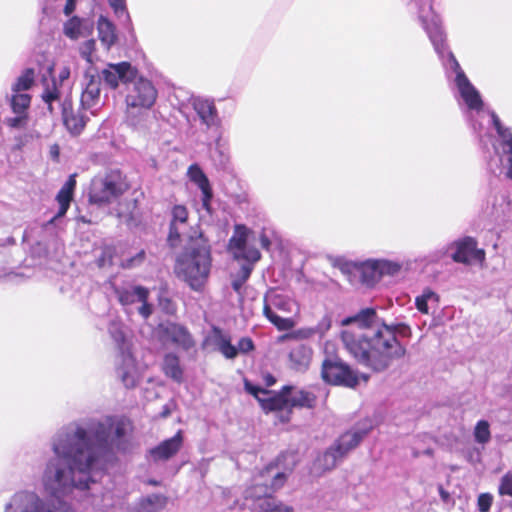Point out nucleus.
I'll return each instance as SVG.
<instances>
[{
  "label": "nucleus",
  "mask_w": 512,
  "mask_h": 512,
  "mask_svg": "<svg viewBox=\"0 0 512 512\" xmlns=\"http://www.w3.org/2000/svg\"><path fill=\"white\" fill-rule=\"evenodd\" d=\"M130 429L128 419L112 416L87 427L71 423L61 428L51 440L54 456L42 473L45 491L60 499L75 489H88L111 457L126 450Z\"/></svg>",
  "instance_id": "f257e3e1"
},
{
  "label": "nucleus",
  "mask_w": 512,
  "mask_h": 512,
  "mask_svg": "<svg viewBox=\"0 0 512 512\" xmlns=\"http://www.w3.org/2000/svg\"><path fill=\"white\" fill-rule=\"evenodd\" d=\"M416 5L418 21L442 61L447 81L460 108L464 111L473 130L479 136H481L486 124L494 126L500 137L498 144L500 162L506 175L512 178V131L502 125L495 112L484 108L479 91L468 79L454 54L448 50L442 21L433 10L431 0H421Z\"/></svg>",
  "instance_id": "f03ea898"
},
{
  "label": "nucleus",
  "mask_w": 512,
  "mask_h": 512,
  "mask_svg": "<svg viewBox=\"0 0 512 512\" xmlns=\"http://www.w3.org/2000/svg\"><path fill=\"white\" fill-rule=\"evenodd\" d=\"M341 326L355 325L367 332H355L346 328L341 339L346 350L362 365L373 371L386 370L394 360L406 354L405 346L399 338H411L412 329L404 322L386 323L374 308H364L353 316L345 317Z\"/></svg>",
  "instance_id": "7ed1b4c3"
},
{
  "label": "nucleus",
  "mask_w": 512,
  "mask_h": 512,
  "mask_svg": "<svg viewBox=\"0 0 512 512\" xmlns=\"http://www.w3.org/2000/svg\"><path fill=\"white\" fill-rule=\"evenodd\" d=\"M254 232L244 224H235L233 233L226 245L232 258L230 277L232 280V288L237 293L241 292L243 285L249 279L256 263L261 259V252L250 240L253 238Z\"/></svg>",
  "instance_id": "20e7f679"
},
{
  "label": "nucleus",
  "mask_w": 512,
  "mask_h": 512,
  "mask_svg": "<svg viewBox=\"0 0 512 512\" xmlns=\"http://www.w3.org/2000/svg\"><path fill=\"white\" fill-rule=\"evenodd\" d=\"M187 238L189 243L177 257L175 273L187 282L192 289L199 290L209 275L210 252L201 234L198 237L188 235Z\"/></svg>",
  "instance_id": "39448f33"
},
{
  "label": "nucleus",
  "mask_w": 512,
  "mask_h": 512,
  "mask_svg": "<svg viewBox=\"0 0 512 512\" xmlns=\"http://www.w3.org/2000/svg\"><path fill=\"white\" fill-rule=\"evenodd\" d=\"M157 95V89L150 80L140 77L131 82L125 97L126 118L131 126L138 127L146 120Z\"/></svg>",
  "instance_id": "423d86ee"
},
{
  "label": "nucleus",
  "mask_w": 512,
  "mask_h": 512,
  "mask_svg": "<svg viewBox=\"0 0 512 512\" xmlns=\"http://www.w3.org/2000/svg\"><path fill=\"white\" fill-rule=\"evenodd\" d=\"M262 478L270 477V485L266 482L256 481L255 485L246 491L247 497L254 498L252 512H293V508L282 503L270 494L284 485L286 475L283 472H275L274 467L269 465Z\"/></svg>",
  "instance_id": "0eeeda50"
},
{
  "label": "nucleus",
  "mask_w": 512,
  "mask_h": 512,
  "mask_svg": "<svg viewBox=\"0 0 512 512\" xmlns=\"http://www.w3.org/2000/svg\"><path fill=\"white\" fill-rule=\"evenodd\" d=\"M298 312L297 302L276 289L268 290L263 297V315L279 331L294 327L295 321L287 316Z\"/></svg>",
  "instance_id": "6e6552de"
},
{
  "label": "nucleus",
  "mask_w": 512,
  "mask_h": 512,
  "mask_svg": "<svg viewBox=\"0 0 512 512\" xmlns=\"http://www.w3.org/2000/svg\"><path fill=\"white\" fill-rule=\"evenodd\" d=\"M128 190V184L119 170L95 176L89 188V202L98 206L118 200Z\"/></svg>",
  "instance_id": "1a4fd4ad"
},
{
  "label": "nucleus",
  "mask_w": 512,
  "mask_h": 512,
  "mask_svg": "<svg viewBox=\"0 0 512 512\" xmlns=\"http://www.w3.org/2000/svg\"><path fill=\"white\" fill-rule=\"evenodd\" d=\"M113 292L118 302L129 315L137 312L143 319H148L152 314L153 306L147 302L149 290L128 281L111 283Z\"/></svg>",
  "instance_id": "9d476101"
},
{
  "label": "nucleus",
  "mask_w": 512,
  "mask_h": 512,
  "mask_svg": "<svg viewBox=\"0 0 512 512\" xmlns=\"http://www.w3.org/2000/svg\"><path fill=\"white\" fill-rule=\"evenodd\" d=\"M246 391L253 395L259 402L261 408L266 412H277L281 422L290 420V409L288 403V395L291 393L293 386L286 385L278 393L263 389L259 386L245 381Z\"/></svg>",
  "instance_id": "9b49d317"
},
{
  "label": "nucleus",
  "mask_w": 512,
  "mask_h": 512,
  "mask_svg": "<svg viewBox=\"0 0 512 512\" xmlns=\"http://www.w3.org/2000/svg\"><path fill=\"white\" fill-rule=\"evenodd\" d=\"M368 431L369 428H357L342 434L335 444L317 459L316 465L324 471L333 469L345 454L362 441Z\"/></svg>",
  "instance_id": "f8f14e48"
},
{
  "label": "nucleus",
  "mask_w": 512,
  "mask_h": 512,
  "mask_svg": "<svg viewBox=\"0 0 512 512\" xmlns=\"http://www.w3.org/2000/svg\"><path fill=\"white\" fill-rule=\"evenodd\" d=\"M5 512H73L64 502L49 505L33 491L21 490L12 495L5 505Z\"/></svg>",
  "instance_id": "ddd939ff"
},
{
  "label": "nucleus",
  "mask_w": 512,
  "mask_h": 512,
  "mask_svg": "<svg viewBox=\"0 0 512 512\" xmlns=\"http://www.w3.org/2000/svg\"><path fill=\"white\" fill-rule=\"evenodd\" d=\"M322 379L334 386L355 388L359 384V376L347 363L339 357H326L321 367Z\"/></svg>",
  "instance_id": "4468645a"
},
{
  "label": "nucleus",
  "mask_w": 512,
  "mask_h": 512,
  "mask_svg": "<svg viewBox=\"0 0 512 512\" xmlns=\"http://www.w3.org/2000/svg\"><path fill=\"white\" fill-rule=\"evenodd\" d=\"M475 238L466 236L451 243L450 248L454 250L451 257L457 263L483 265L486 253L484 249L477 247Z\"/></svg>",
  "instance_id": "2eb2a0df"
},
{
  "label": "nucleus",
  "mask_w": 512,
  "mask_h": 512,
  "mask_svg": "<svg viewBox=\"0 0 512 512\" xmlns=\"http://www.w3.org/2000/svg\"><path fill=\"white\" fill-rule=\"evenodd\" d=\"M155 336L164 345L174 344L186 351L195 345L188 330L184 326L176 323L160 324L155 331Z\"/></svg>",
  "instance_id": "dca6fc26"
},
{
  "label": "nucleus",
  "mask_w": 512,
  "mask_h": 512,
  "mask_svg": "<svg viewBox=\"0 0 512 512\" xmlns=\"http://www.w3.org/2000/svg\"><path fill=\"white\" fill-rule=\"evenodd\" d=\"M136 71L129 62H121L117 64H108L101 76L108 86L112 89L118 87L119 83H127L135 77Z\"/></svg>",
  "instance_id": "f3484780"
},
{
  "label": "nucleus",
  "mask_w": 512,
  "mask_h": 512,
  "mask_svg": "<svg viewBox=\"0 0 512 512\" xmlns=\"http://www.w3.org/2000/svg\"><path fill=\"white\" fill-rule=\"evenodd\" d=\"M187 177L200 189L202 193V206L211 214V200L213 198V193L207 176L198 164H192L187 170Z\"/></svg>",
  "instance_id": "a211bd4d"
},
{
  "label": "nucleus",
  "mask_w": 512,
  "mask_h": 512,
  "mask_svg": "<svg viewBox=\"0 0 512 512\" xmlns=\"http://www.w3.org/2000/svg\"><path fill=\"white\" fill-rule=\"evenodd\" d=\"M117 375L127 388L135 387L141 378V372L130 352H123Z\"/></svg>",
  "instance_id": "6ab92c4d"
},
{
  "label": "nucleus",
  "mask_w": 512,
  "mask_h": 512,
  "mask_svg": "<svg viewBox=\"0 0 512 512\" xmlns=\"http://www.w3.org/2000/svg\"><path fill=\"white\" fill-rule=\"evenodd\" d=\"M183 446V433L179 430L173 437L159 443L150 450L154 461H167L175 456Z\"/></svg>",
  "instance_id": "aec40b11"
},
{
  "label": "nucleus",
  "mask_w": 512,
  "mask_h": 512,
  "mask_svg": "<svg viewBox=\"0 0 512 512\" xmlns=\"http://www.w3.org/2000/svg\"><path fill=\"white\" fill-rule=\"evenodd\" d=\"M187 220L188 211L186 207L182 205H175L172 209V220L168 237L172 246H174L177 241L186 237Z\"/></svg>",
  "instance_id": "412c9836"
},
{
  "label": "nucleus",
  "mask_w": 512,
  "mask_h": 512,
  "mask_svg": "<svg viewBox=\"0 0 512 512\" xmlns=\"http://www.w3.org/2000/svg\"><path fill=\"white\" fill-rule=\"evenodd\" d=\"M313 351L310 346L305 344H297L293 346L289 352V367L297 372H305L308 370Z\"/></svg>",
  "instance_id": "4be33fe9"
},
{
  "label": "nucleus",
  "mask_w": 512,
  "mask_h": 512,
  "mask_svg": "<svg viewBox=\"0 0 512 512\" xmlns=\"http://www.w3.org/2000/svg\"><path fill=\"white\" fill-rule=\"evenodd\" d=\"M93 31V24L86 19L77 16L71 17L63 25V33L71 40L90 35Z\"/></svg>",
  "instance_id": "5701e85b"
},
{
  "label": "nucleus",
  "mask_w": 512,
  "mask_h": 512,
  "mask_svg": "<svg viewBox=\"0 0 512 512\" xmlns=\"http://www.w3.org/2000/svg\"><path fill=\"white\" fill-rule=\"evenodd\" d=\"M161 369L164 375L176 383L184 381V369L180 364L179 357L174 353H167L163 357Z\"/></svg>",
  "instance_id": "b1692460"
},
{
  "label": "nucleus",
  "mask_w": 512,
  "mask_h": 512,
  "mask_svg": "<svg viewBox=\"0 0 512 512\" xmlns=\"http://www.w3.org/2000/svg\"><path fill=\"white\" fill-rule=\"evenodd\" d=\"M316 396L311 391L305 389H292L288 395V403L290 415L293 408H307L312 409L316 405Z\"/></svg>",
  "instance_id": "393cba45"
},
{
  "label": "nucleus",
  "mask_w": 512,
  "mask_h": 512,
  "mask_svg": "<svg viewBox=\"0 0 512 512\" xmlns=\"http://www.w3.org/2000/svg\"><path fill=\"white\" fill-rule=\"evenodd\" d=\"M100 78L90 76L89 81L81 95V105L85 109H92L100 100Z\"/></svg>",
  "instance_id": "a878e982"
},
{
  "label": "nucleus",
  "mask_w": 512,
  "mask_h": 512,
  "mask_svg": "<svg viewBox=\"0 0 512 512\" xmlns=\"http://www.w3.org/2000/svg\"><path fill=\"white\" fill-rule=\"evenodd\" d=\"M226 196L238 205L247 202L246 185L234 174H230L229 178L226 177Z\"/></svg>",
  "instance_id": "bb28decb"
},
{
  "label": "nucleus",
  "mask_w": 512,
  "mask_h": 512,
  "mask_svg": "<svg viewBox=\"0 0 512 512\" xmlns=\"http://www.w3.org/2000/svg\"><path fill=\"white\" fill-rule=\"evenodd\" d=\"M62 116L66 128L74 135L80 134L85 126V119L84 116L73 112L70 102L62 103Z\"/></svg>",
  "instance_id": "cd10ccee"
},
{
  "label": "nucleus",
  "mask_w": 512,
  "mask_h": 512,
  "mask_svg": "<svg viewBox=\"0 0 512 512\" xmlns=\"http://www.w3.org/2000/svg\"><path fill=\"white\" fill-rule=\"evenodd\" d=\"M97 30L98 37L105 46L107 50H109L117 40V34L114 24L109 21L106 17L100 16L97 22Z\"/></svg>",
  "instance_id": "c85d7f7f"
},
{
  "label": "nucleus",
  "mask_w": 512,
  "mask_h": 512,
  "mask_svg": "<svg viewBox=\"0 0 512 512\" xmlns=\"http://www.w3.org/2000/svg\"><path fill=\"white\" fill-rule=\"evenodd\" d=\"M75 186V175H71L57 194V201L59 203V211L57 213V217H62L67 212L72 200V194Z\"/></svg>",
  "instance_id": "c756f323"
},
{
  "label": "nucleus",
  "mask_w": 512,
  "mask_h": 512,
  "mask_svg": "<svg viewBox=\"0 0 512 512\" xmlns=\"http://www.w3.org/2000/svg\"><path fill=\"white\" fill-rule=\"evenodd\" d=\"M193 105L194 109L204 124H206L208 127L215 124L216 110L211 101L196 99Z\"/></svg>",
  "instance_id": "7c9ffc66"
},
{
  "label": "nucleus",
  "mask_w": 512,
  "mask_h": 512,
  "mask_svg": "<svg viewBox=\"0 0 512 512\" xmlns=\"http://www.w3.org/2000/svg\"><path fill=\"white\" fill-rule=\"evenodd\" d=\"M167 504V497L160 494H153L140 501V512H160Z\"/></svg>",
  "instance_id": "2f4dec72"
},
{
  "label": "nucleus",
  "mask_w": 512,
  "mask_h": 512,
  "mask_svg": "<svg viewBox=\"0 0 512 512\" xmlns=\"http://www.w3.org/2000/svg\"><path fill=\"white\" fill-rule=\"evenodd\" d=\"M254 349V343L249 337H242L236 345L226 339V358H234L239 353H248Z\"/></svg>",
  "instance_id": "473e14b6"
},
{
  "label": "nucleus",
  "mask_w": 512,
  "mask_h": 512,
  "mask_svg": "<svg viewBox=\"0 0 512 512\" xmlns=\"http://www.w3.org/2000/svg\"><path fill=\"white\" fill-rule=\"evenodd\" d=\"M374 263H377L376 259H368L361 264L362 279L368 285H373L381 279L380 271Z\"/></svg>",
  "instance_id": "72a5a7b5"
},
{
  "label": "nucleus",
  "mask_w": 512,
  "mask_h": 512,
  "mask_svg": "<svg viewBox=\"0 0 512 512\" xmlns=\"http://www.w3.org/2000/svg\"><path fill=\"white\" fill-rule=\"evenodd\" d=\"M31 103V96L28 93L13 92L10 100V106L13 113L28 114Z\"/></svg>",
  "instance_id": "f704fd0d"
},
{
  "label": "nucleus",
  "mask_w": 512,
  "mask_h": 512,
  "mask_svg": "<svg viewBox=\"0 0 512 512\" xmlns=\"http://www.w3.org/2000/svg\"><path fill=\"white\" fill-rule=\"evenodd\" d=\"M376 261L377 263H374V265L378 267L381 278L383 276H395L403 267V263L397 260L376 259Z\"/></svg>",
  "instance_id": "c9c22d12"
},
{
  "label": "nucleus",
  "mask_w": 512,
  "mask_h": 512,
  "mask_svg": "<svg viewBox=\"0 0 512 512\" xmlns=\"http://www.w3.org/2000/svg\"><path fill=\"white\" fill-rule=\"evenodd\" d=\"M439 301V296L430 288H427L423 291V293L416 297L415 306L419 312L423 314L429 313V302L437 303Z\"/></svg>",
  "instance_id": "e433bc0d"
},
{
  "label": "nucleus",
  "mask_w": 512,
  "mask_h": 512,
  "mask_svg": "<svg viewBox=\"0 0 512 512\" xmlns=\"http://www.w3.org/2000/svg\"><path fill=\"white\" fill-rule=\"evenodd\" d=\"M34 70L28 68L17 78L16 82L12 86V92L26 93L32 84L34 83Z\"/></svg>",
  "instance_id": "4c0bfd02"
},
{
  "label": "nucleus",
  "mask_w": 512,
  "mask_h": 512,
  "mask_svg": "<svg viewBox=\"0 0 512 512\" xmlns=\"http://www.w3.org/2000/svg\"><path fill=\"white\" fill-rule=\"evenodd\" d=\"M475 442L486 445L491 440L490 424L486 420H479L473 431Z\"/></svg>",
  "instance_id": "58836bf2"
},
{
  "label": "nucleus",
  "mask_w": 512,
  "mask_h": 512,
  "mask_svg": "<svg viewBox=\"0 0 512 512\" xmlns=\"http://www.w3.org/2000/svg\"><path fill=\"white\" fill-rule=\"evenodd\" d=\"M205 348H211L224 354V337L222 331L213 327L211 335H208L203 343Z\"/></svg>",
  "instance_id": "ea45409f"
},
{
  "label": "nucleus",
  "mask_w": 512,
  "mask_h": 512,
  "mask_svg": "<svg viewBox=\"0 0 512 512\" xmlns=\"http://www.w3.org/2000/svg\"><path fill=\"white\" fill-rule=\"evenodd\" d=\"M58 82L56 79L52 80V85H47L43 94L42 99L48 105L50 112H53L52 103L59 99Z\"/></svg>",
  "instance_id": "a19ab883"
},
{
  "label": "nucleus",
  "mask_w": 512,
  "mask_h": 512,
  "mask_svg": "<svg viewBox=\"0 0 512 512\" xmlns=\"http://www.w3.org/2000/svg\"><path fill=\"white\" fill-rule=\"evenodd\" d=\"M96 49V41L94 39L87 40L79 46L80 56L89 64H93L96 60L94 52Z\"/></svg>",
  "instance_id": "79ce46f5"
},
{
  "label": "nucleus",
  "mask_w": 512,
  "mask_h": 512,
  "mask_svg": "<svg viewBox=\"0 0 512 512\" xmlns=\"http://www.w3.org/2000/svg\"><path fill=\"white\" fill-rule=\"evenodd\" d=\"M39 134L38 132L31 130L26 131L23 133H20L14 137V146L13 150H21L23 147H25L27 144H29L31 141H33L35 138H38Z\"/></svg>",
  "instance_id": "37998d69"
},
{
  "label": "nucleus",
  "mask_w": 512,
  "mask_h": 512,
  "mask_svg": "<svg viewBox=\"0 0 512 512\" xmlns=\"http://www.w3.org/2000/svg\"><path fill=\"white\" fill-rule=\"evenodd\" d=\"M15 116L5 118V124L11 129H23L29 122V114L14 113Z\"/></svg>",
  "instance_id": "c03bdc74"
},
{
  "label": "nucleus",
  "mask_w": 512,
  "mask_h": 512,
  "mask_svg": "<svg viewBox=\"0 0 512 512\" xmlns=\"http://www.w3.org/2000/svg\"><path fill=\"white\" fill-rule=\"evenodd\" d=\"M109 333L118 345L124 344L126 335L124 326L120 322H112L109 326Z\"/></svg>",
  "instance_id": "a18cd8bd"
},
{
  "label": "nucleus",
  "mask_w": 512,
  "mask_h": 512,
  "mask_svg": "<svg viewBox=\"0 0 512 512\" xmlns=\"http://www.w3.org/2000/svg\"><path fill=\"white\" fill-rule=\"evenodd\" d=\"M498 492L501 496L512 497V471H508L501 478Z\"/></svg>",
  "instance_id": "49530a36"
},
{
  "label": "nucleus",
  "mask_w": 512,
  "mask_h": 512,
  "mask_svg": "<svg viewBox=\"0 0 512 512\" xmlns=\"http://www.w3.org/2000/svg\"><path fill=\"white\" fill-rule=\"evenodd\" d=\"M331 328V318L325 315L316 326L313 327L315 335L322 338Z\"/></svg>",
  "instance_id": "de8ad7c7"
},
{
  "label": "nucleus",
  "mask_w": 512,
  "mask_h": 512,
  "mask_svg": "<svg viewBox=\"0 0 512 512\" xmlns=\"http://www.w3.org/2000/svg\"><path fill=\"white\" fill-rule=\"evenodd\" d=\"M108 2L118 18L125 16L127 19H129L125 0H108Z\"/></svg>",
  "instance_id": "09e8293b"
},
{
  "label": "nucleus",
  "mask_w": 512,
  "mask_h": 512,
  "mask_svg": "<svg viewBox=\"0 0 512 512\" xmlns=\"http://www.w3.org/2000/svg\"><path fill=\"white\" fill-rule=\"evenodd\" d=\"M493 502V496L490 493H482L478 496V510L480 512H488Z\"/></svg>",
  "instance_id": "8fccbe9b"
},
{
  "label": "nucleus",
  "mask_w": 512,
  "mask_h": 512,
  "mask_svg": "<svg viewBox=\"0 0 512 512\" xmlns=\"http://www.w3.org/2000/svg\"><path fill=\"white\" fill-rule=\"evenodd\" d=\"M271 234L272 232L268 231L267 229H262V231L259 234V241L261 247L265 250H269L271 247Z\"/></svg>",
  "instance_id": "3c124183"
},
{
  "label": "nucleus",
  "mask_w": 512,
  "mask_h": 512,
  "mask_svg": "<svg viewBox=\"0 0 512 512\" xmlns=\"http://www.w3.org/2000/svg\"><path fill=\"white\" fill-rule=\"evenodd\" d=\"M112 263V250L107 248L102 251L101 257L98 258L97 264L99 267H104Z\"/></svg>",
  "instance_id": "603ef678"
},
{
  "label": "nucleus",
  "mask_w": 512,
  "mask_h": 512,
  "mask_svg": "<svg viewBox=\"0 0 512 512\" xmlns=\"http://www.w3.org/2000/svg\"><path fill=\"white\" fill-rule=\"evenodd\" d=\"M295 337L301 339H308L315 335L313 327L300 328L294 333Z\"/></svg>",
  "instance_id": "864d4df0"
},
{
  "label": "nucleus",
  "mask_w": 512,
  "mask_h": 512,
  "mask_svg": "<svg viewBox=\"0 0 512 512\" xmlns=\"http://www.w3.org/2000/svg\"><path fill=\"white\" fill-rule=\"evenodd\" d=\"M70 76V69L69 67L67 66H63L60 68L59 70V73H58V82L61 84L62 82H64L65 80H67Z\"/></svg>",
  "instance_id": "5fc2aeb1"
},
{
  "label": "nucleus",
  "mask_w": 512,
  "mask_h": 512,
  "mask_svg": "<svg viewBox=\"0 0 512 512\" xmlns=\"http://www.w3.org/2000/svg\"><path fill=\"white\" fill-rule=\"evenodd\" d=\"M76 7V0H67L66 5L64 7V13L65 15L69 16Z\"/></svg>",
  "instance_id": "6e6d98bb"
},
{
  "label": "nucleus",
  "mask_w": 512,
  "mask_h": 512,
  "mask_svg": "<svg viewBox=\"0 0 512 512\" xmlns=\"http://www.w3.org/2000/svg\"><path fill=\"white\" fill-rule=\"evenodd\" d=\"M264 381H265V384L269 387V386H272L276 383V379L273 375L271 374H267L264 376Z\"/></svg>",
  "instance_id": "4d7b16f0"
},
{
  "label": "nucleus",
  "mask_w": 512,
  "mask_h": 512,
  "mask_svg": "<svg viewBox=\"0 0 512 512\" xmlns=\"http://www.w3.org/2000/svg\"><path fill=\"white\" fill-rule=\"evenodd\" d=\"M58 153H59L58 152V147L57 146L52 147V149H51L52 156L56 158V157H58Z\"/></svg>",
  "instance_id": "13d9d810"
},
{
  "label": "nucleus",
  "mask_w": 512,
  "mask_h": 512,
  "mask_svg": "<svg viewBox=\"0 0 512 512\" xmlns=\"http://www.w3.org/2000/svg\"><path fill=\"white\" fill-rule=\"evenodd\" d=\"M501 167H502V172H503V174L505 175V177H506V178H508L509 180H512V178H510V177H508V176L506 175V173H505V169H504V167H503V165H502V164H501Z\"/></svg>",
  "instance_id": "bf43d9fd"
},
{
  "label": "nucleus",
  "mask_w": 512,
  "mask_h": 512,
  "mask_svg": "<svg viewBox=\"0 0 512 512\" xmlns=\"http://www.w3.org/2000/svg\"><path fill=\"white\" fill-rule=\"evenodd\" d=\"M424 453L427 454V455H431L432 454V450L430 448H428V449H426L424 451Z\"/></svg>",
  "instance_id": "052dcab7"
},
{
  "label": "nucleus",
  "mask_w": 512,
  "mask_h": 512,
  "mask_svg": "<svg viewBox=\"0 0 512 512\" xmlns=\"http://www.w3.org/2000/svg\"><path fill=\"white\" fill-rule=\"evenodd\" d=\"M413 455H414V457H418L420 455V453L418 451H414Z\"/></svg>",
  "instance_id": "680f3d73"
}]
</instances>
